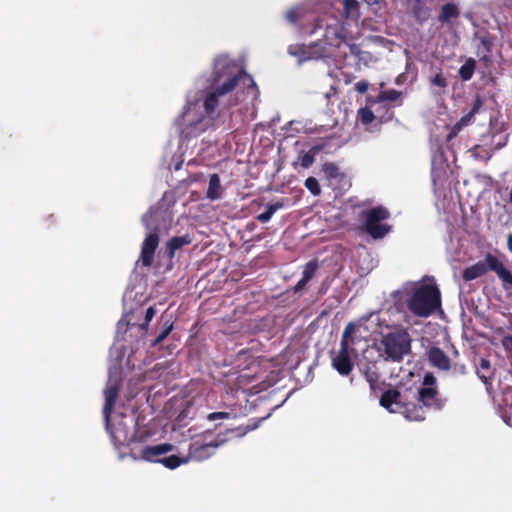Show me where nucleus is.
Segmentation results:
<instances>
[{
  "mask_svg": "<svg viewBox=\"0 0 512 512\" xmlns=\"http://www.w3.org/2000/svg\"><path fill=\"white\" fill-rule=\"evenodd\" d=\"M198 90L190 92L177 127L182 137L192 138L221 125L219 108L248 103L257 99L253 78L242 71L227 55L215 58L211 79H198Z\"/></svg>",
  "mask_w": 512,
  "mask_h": 512,
  "instance_id": "nucleus-1",
  "label": "nucleus"
},
{
  "mask_svg": "<svg viewBox=\"0 0 512 512\" xmlns=\"http://www.w3.org/2000/svg\"><path fill=\"white\" fill-rule=\"evenodd\" d=\"M444 403L438 396L436 379L431 374L425 375L422 386L413 395L388 390L380 399L382 407L391 413L403 414L409 421L424 420L428 410H440Z\"/></svg>",
  "mask_w": 512,
  "mask_h": 512,
  "instance_id": "nucleus-2",
  "label": "nucleus"
},
{
  "mask_svg": "<svg viewBox=\"0 0 512 512\" xmlns=\"http://www.w3.org/2000/svg\"><path fill=\"white\" fill-rule=\"evenodd\" d=\"M312 34L316 33L322 36V40L310 46H290L288 53L298 58V64L301 65L307 60L320 58H336L345 46L349 45L347 41V32L340 19L331 13H326L318 18Z\"/></svg>",
  "mask_w": 512,
  "mask_h": 512,
  "instance_id": "nucleus-3",
  "label": "nucleus"
},
{
  "mask_svg": "<svg viewBox=\"0 0 512 512\" xmlns=\"http://www.w3.org/2000/svg\"><path fill=\"white\" fill-rule=\"evenodd\" d=\"M123 345H115L110 352L111 359L116 363L109 369V379L104 390L105 404L103 414L106 429L110 433L115 446L124 445L134 439L133 419L112 415L111 409L118 396V388L121 379L122 359L124 357Z\"/></svg>",
  "mask_w": 512,
  "mask_h": 512,
  "instance_id": "nucleus-4",
  "label": "nucleus"
},
{
  "mask_svg": "<svg viewBox=\"0 0 512 512\" xmlns=\"http://www.w3.org/2000/svg\"><path fill=\"white\" fill-rule=\"evenodd\" d=\"M379 320L377 314H371L368 319H361L357 323H350L345 328L338 351L332 352V366L342 376H347L353 368L354 360L358 353L355 345L369 336L367 322L375 323Z\"/></svg>",
  "mask_w": 512,
  "mask_h": 512,
  "instance_id": "nucleus-5",
  "label": "nucleus"
},
{
  "mask_svg": "<svg viewBox=\"0 0 512 512\" xmlns=\"http://www.w3.org/2000/svg\"><path fill=\"white\" fill-rule=\"evenodd\" d=\"M408 309L418 317H428L441 307L440 291L433 278L407 282L402 287Z\"/></svg>",
  "mask_w": 512,
  "mask_h": 512,
  "instance_id": "nucleus-6",
  "label": "nucleus"
},
{
  "mask_svg": "<svg viewBox=\"0 0 512 512\" xmlns=\"http://www.w3.org/2000/svg\"><path fill=\"white\" fill-rule=\"evenodd\" d=\"M165 212L160 209L151 208L143 217L142 221L149 231L143 241L140 259L144 266H150L153 262L154 252L159 244L157 232L160 230L159 220L164 219Z\"/></svg>",
  "mask_w": 512,
  "mask_h": 512,
  "instance_id": "nucleus-7",
  "label": "nucleus"
},
{
  "mask_svg": "<svg viewBox=\"0 0 512 512\" xmlns=\"http://www.w3.org/2000/svg\"><path fill=\"white\" fill-rule=\"evenodd\" d=\"M174 446L169 443H161L152 446H145L141 449L140 454L135 459H141L150 462H158L169 469H176L181 465L187 464L189 458L186 456L170 455L161 457L169 452L174 451Z\"/></svg>",
  "mask_w": 512,
  "mask_h": 512,
  "instance_id": "nucleus-8",
  "label": "nucleus"
},
{
  "mask_svg": "<svg viewBox=\"0 0 512 512\" xmlns=\"http://www.w3.org/2000/svg\"><path fill=\"white\" fill-rule=\"evenodd\" d=\"M382 344L388 358L400 361L410 352L411 338L406 330L399 329L385 335Z\"/></svg>",
  "mask_w": 512,
  "mask_h": 512,
  "instance_id": "nucleus-9",
  "label": "nucleus"
},
{
  "mask_svg": "<svg viewBox=\"0 0 512 512\" xmlns=\"http://www.w3.org/2000/svg\"><path fill=\"white\" fill-rule=\"evenodd\" d=\"M365 229L373 238H382L389 232V226L381 223L389 213L383 207H375L364 213Z\"/></svg>",
  "mask_w": 512,
  "mask_h": 512,
  "instance_id": "nucleus-10",
  "label": "nucleus"
},
{
  "mask_svg": "<svg viewBox=\"0 0 512 512\" xmlns=\"http://www.w3.org/2000/svg\"><path fill=\"white\" fill-rule=\"evenodd\" d=\"M227 439L222 435H218L215 441L200 442L195 440L189 446V453L187 458L189 461H203L211 457L215 450L223 445Z\"/></svg>",
  "mask_w": 512,
  "mask_h": 512,
  "instance_id": "nucleus-11",
  "label": "nucleus"
},
{
  "mask_svg": "<svg viewBox=\"0 0 512 512\" xmlns=\"http://www.w3.org/2000/svg\"><path fill=\"white\" fill-rule=\"evenodd\" d=\"M486 261L489 269L494 271L499 279L502 281V286L505 291H512V274L506 269L504 264L494 255L487 254Z\"/></svg>",
  "mask_w": 512,
  "mask_h": 512,
  "instance_id": "nucleus-12",
  "label": "nucleus"
},
{
  "mask_svg": "<svg viewBox=\"0 0 512 512\" xmlns=\"http://www.w3.org/2000/svg\"><path fill=\"white\" fill-rule=\"evenodd\" d=\"M156 311L153 307H149L145 312L144 322L136 325L132 323L133 316L130 314H126L117 324V332L121 333L122 331H126L127 329L137 328L138 331L144 333L146 331L147 325L154 318Z\"/></svg>",
  "mask_w": 512,
  "mask_h": 512,
  "instance_id": "nucleus-13",
  "label": "nucleus"
},
{
  "mask_svg": "<svg viewBox=\"0 0 512 512\" xmlns=\"http://www.w3.org/2000/svg\"><path fill=\"white\" fill-rule=\"evenodd\" d=\"M345 58L348 56L354 57L357 61V65L360 68L361 65L368 66L376 61V58L367 51L361 50L357 45L349 44L345 46V50L341 53Z\"/></svg>",
  "mask_w": 512,
  "mask_h": 512,
  "instance_id": "nucleus-14",
  "label": "nucleus"
},
{
  "mask_svg": "<svg viewBox=\"0 0 512 512\" xmlns=\"http://www.w3.org/2000/svg\"><path fill=\"white\" fill-rule=\"evenodd\" d=\"M483 106V100L480 97H477L472 106L470 111L465 114L452 128V134H457L459 131H461L464 127L469 125L473 119L474 116L479 113L480 109Z\"/></svg>",
  "mask_w": 512,
  "mask_h": 512,
  "instance_id": "nucleus-15",
  "label": "nucleus"
},
{
  "mask_svg": "<svg viewBox=\"0 0 512 512\" xmlns=\"http://www.w3.org/2000/svg\"><path fill=\"white\" fill-rule=\"evenodd\" d=\"M430 363L441 370H448L450 368V360L446 354L437 347L430 348L428 352Z\"/></svg>",
  "mask_w": 512,
  "mask_h": 512,
  "instance_id": "nucleus-16",
  "label": "nucleus"
},
{
  "mask_svg": "<svg viewBox=\"0 0 512 512\" xmlns=\"http://www.w3.org/2000/svg\"><path fill=\"white\" fill-rule=\"evenodd\" d=\"M490 270L489 266L487 264L486 259L484 261H479L475 263L474 265L466 268L463 271V279L465 281H471L476 278H479L487 273V271Z\"/></svg>",
  "mask_w": 512,
  "mask_h": 512,
  "instance_id": "nucleus-17",
  "label": "nucleus"
},
{
  "mask_svg": "<svg viewBox=\"0 0 512 512\" xmlns=\"http://www.w3.org/2000/svg\"><path fill=\"white\" fill-rule=\"evenodd\" d=\"M357 121L365 126L368 131H374V128L378 126L376 117L370 107H363L358 110Z\"/></svg>",
  "mask_w": 512,
  "mask_h": 512,
  "instance_id": "nucleus-18",
  "label": "nucleus"
},
{
  "mask_svg": "<svg viewBox=\"0 0 512 512\" xmlns=\"http://www.w3.org/2000/svg\"><path fill=\"white\" fill-rule=\"evenodd\" d=\"M319 265L316 260L309 261L303 270V276L295 286V292L301 291L307 283L315 276Z\"/></svg>",
  "mask_w": 512,
  "mask_h": 512,
  "instance_id": "nucleus-19",
  "label": "nucleus"
},
{
  "mask_svg": "<svg viewBox=\"0 0 512 512\" xmlns=\"http://www.w3.org/2000/svg\"><path fill=\"white\" fill-rule=\"evenodd\" d=\"M460 10L455 3H447L441 7L438 21L441 23H450L452 19L458 18Z\"/></svg>",
  "mask_w": 512,
  "mask_h": 512,
  "instance_id": "nucleus-20",
  "label": "nucleus"
},
{
  "mask_svg": "<svg viewBox=\"0 0 512 512\" xmlns=\"http://www.w3.org/2000/svg\"><path fill=\"white\" fill-rule=\"evenodd\" d=\"M222 195V187L220 183V178L217 174H213L210 176L209 185L206 192V197L210 200L219 199Z\"/></svg>",
  "mask_w": 512,
  "mask_h": 512,
  "instance_id": "nucleus-21",
  "label": "nucleus"
},
{
  "mask_svg": "<svg viewBox=\"0 0 512 512\" xmlns=\"http://www.w3.org/2000/svg\"><path fill=\"white\" fill-rule=\"evenodd\" d=\"M192 241L191 237L186 234L183 236H177L173 237L168 243H167V249L169 252V257L172 258L175 254V252L180 249L181 247L190 244Z\"/></svg>",
  "mask_w": 512,
  "mask_h": 512,
  "instance_id": "nucleus-22",
  "label": "nucleus"
},
{
  "mask_svg": "<svg viewBox=\"0 0 512 512\" xmlns=\"http://www.w3.org/2000/svg\"><path fill=\"white\" fill-rule=\"evenodd\" d=\"M401 98V92L391 89L387 91H383L379 94L377 98H369L368 103L372 106L373 104L382 102V101H397Z\"/></svg>",
  "mask_w": 512,
  "mask_h": 512,
  "instance_id": "nucleus-23",
  "label": "nucleus"
},
{
  "mask_svg": "<svg viewBox=\"0 0 512 512\" xmlns=\"http://www.w3.org/2000/svg\"><path fill=\"white\" fill-rule=\"evenodd\" d=\"M307 13V8L304 5H298L289 9L285 13V19L292 24L297 23L298 20L302 19Z\"/></svg>",
  "mask_w": 512,
  "mask_h": 512,
  "instance_id": "nucleus-24",
  "label": "nucleus"
},
{
  "mask_svg": "<svg viewBox=\"0 0 512 512\" xmlns=\"http://www.w3.org/2000/svg\"><path fill=\"white\" fill-rule=\"evenodd\" d=\"M476 67L474 59H468L459 69V75L463 81H468L472 78Z\"/></svg>",
  "mask_w": 512,
  "mask_h": 512,
  "instance_id": "nucleus-25",
  "label": "nucleus"
},
{
  "mask_svg": "<svg viewBox=\"0 0 512 512\" xmlns=\"http://www.w3.org/2000/svg\"><path fill=\"white\" fill-rule=\"evenodd\" d=\"M344 15L348 19L358 17V2L356 0H343Z\"/></svg>",
  "mask_w": 512,
  "mask_h": 512,
  "instance_id": "nucleus-26",
  "label": "nucleus"
},
{
  "mask_svg": "<svg viewBox=\"0 0 512 512\" xmlns=\"http://www.w3.org/2000/svg\"><path fill=\"white\" fill-rule=\"evenodd\" d=\"M478 377L487 384L491 378L490 363L486 359H481L477 368Z\"/></svg>",
  "mask_w": 512,
  "mask_h": 512,
  "instance_id": "nucleus-27",
  "label": "nucleus"
},
{
  "mask_svg": "<svg viewBox=\"0 0 512 512\" xmlns=\"http://www.w3.org/2000/svg\"><path fill=\"white\" fill-rule=\"evenodd\" d=\"M282 207V204L277 202V203H272V204H269L266 208V210L262 213H260L258 216H257V219L261 222V223H267L268 221H270V219L272 218V216L274 215V213L279 210L280 208Z\"/></svg>",
  "mask_w": 512,
  "mask_h": 512,
  "instance_id": "nucleus-28",
  "label": "nucleus"
},
{
  "mask_svg": "<svg viewBox=\"0 0 512 512\" xmlns=\"http://www.w3.org/2000/svg\"><path fill=\"white\" fill-rule=\"evenodd\" d=\"M305 187L315 196L319 195L321 192L319 183L314 177H308L305 180Z\"/></svg>",
  "mask_w": 512,
  "mask_h": 512,
  "instance_id": "nucleus-29",
  "label": "nucleus"
},
{
  "mask_svg": "<svg viewBox=\"0 0 512 512\" xmlns=\"http://www.w3.org/2000/svg\"><path fill=\"white\" fill-rule=\"evenodd\" d=\"M430 82L432 85L437 86L441 89H444L447 86L446 78L440 73H438L434 77H432Z\"/></svg>",
  "mask_w": 512,
  "mask_h": 512,
  "instance_id": "nucleus-30",
  "label": "nucleus"
},
{
  "mask_svg": "<svg viewBox=\"0 0 512 512\" xmlns=\"http://www.w3.org/2000/svg\"><path fill=\"white\" fill-rule=\"evenodd\" d=\"M314 162V156L311 153H303L300 156V164L304 168L310 167Z\"/></svg>",
  "mask_w": 512,
  "mask_h": 512,
  "instance_id": "nucleus-31",
  "label": "nucleus"
},
{
  "mask_svg": "<svg viewBox=\"0 0 512 512\" xmlns=\"http://www.w3.org/2000/svg\"><path fill=\"white\" fill-rule=\"evenodd\" d=\"M324 172L329 177H336L338 175V168L332 163H327L324 165Z\"/></svg>",
  "mask_w": 512,
  "mask_h": 512,
  "instance_id": "nucleus-32",
  "label": "nucleus"
},
{
  "mask_svg": "<svg viewBox=\"0 0 512 512\" xmlns=\"http://www.w3.org/2000/svg\"><path fill=\"white\" fill-rule=\"evenodd\" d=\"M172 328H173L172 324L167 325L164 328V330L157 336V338L155 339L153 344L157 345L160 342H162L167 337V335L171 332Z\"/></svg>",
  "mask_w": 512,
  "mask_h": 512,
  "instance_id": "nucleus-33",
  "label": "nucleus"
},
{
  "mask_svg": "<svg viewBox=\"0 0 512 512\" xmlns=\"http://www.w3.org/2000/svg\"><path fill=\"white\" fill-rule=\"evenodd\" d=\"M369 88V83L367 81H359L355 84V89L359 93H365Z\"/></svg>",
  "mask_w": 512,
  "mask_h": 512,
  "instance_id": "nucleus-34",
  "label": "nucleus"
},
{
  "mask_svg": "<svg viewBox=\"0 0 512 512\" xmlns=\"http://www.w3.org/2000/svg\"><path fill=\"white\" fill-rule=\"evenodd\" d=\"M228 417H229V414L226 412H214V413H210L208 415L209 420L224 419V418H228Z\"/></svg>",
  "mask_w": 512,
  "mask_h": 512,
  "instance_id": "nucleus-35",
  "label": "nucleus"
},
{
  "mask_svg": "<svg viewBox=\"0 0 512 512\" xmlns=\"http://www.w3.org/2000/svg\"><path fill=\"white\" fill-rule=\"evenodd\" d=\"M502 344L505 350L512 352V336L504 337L502 340Z\"/></svg>",
  "mask_w": 512,
  "mask_h": 512,
  "instance_id": "nucleus-36",
  "label": "nucleus"
},
{
  "mask_svg": "<svg viewBox=\"0 0 512 512\" xmlns=\"http://www.w3.org/2000/svg\"><path fill=\"white\" fill-rule=\"evenodd\" d=\"M337 92L334 86H331L330 91L325 94L326 98H330L332 95H335Z\"/></svg>",
  "mask_w": 512,
  "mask_h": 512,
  "instance_id": "nucleus-37",
  "label": "nucleus"
},
{
  "mask_svg": "<svg viewBox=\"0 0 512 512\" xmlns=\"http://www.w3.org/2000/svg\"><path fill=\"white\" fill-rule=\"evenodd\" d=\"M507 247H508V250L512 253V234H509V235H508V238H507Z\"/></svg>",
  "mask_w": 512,
  "mask_h": 512,
  "instance_id": "nucleus-38",
  "label": "nucleus"
},
{
  "mask_svg": "<svg viewBox=\"0 0 512 512\" xmlns=\"http://www.w3.org/2000/svg\"><path fill=\"white\" fill-rule=\"evenodd\" d=\"M368 4H375L378 3L379 0H365Z\"/></svg>",
  "mask_w": 512,
  "mask_h": 512,
  "instance_id": "nucleus-39",
  "label": "nucleus"
}]
</instances>
